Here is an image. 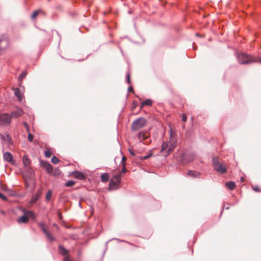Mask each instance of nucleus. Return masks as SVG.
<instances>
[{
  "mask_svg": "<svg viewBox=\"0 0 261 261\" xmlns=\"http://www.w3.org/2000/svg\"><path fill=\"white\" fill-rule=\"evenodd\" d=\"M238 61L240 63L244 64L253 62H261V59L251 56L245 53H241L238 56Z\"/></svg>",
  "mask_w": 261,
  "mask_h": 261,
  "instance_id": "obj_1",
  "label": "nucleus"
},
{
  "mask_svg": "<svg viewBox=\"0 0 261 261\" xmlns=\"http://www.w3.org/2000/svg\"><path fill=\"white\" fill-rule=\"evenodd\" d=\"M213 164L215 170L218 172L224 174L226 172L227 169L225 165L221 163L218 158L214 157L213 159Z\"/></svg>",
  "mask_w": 261,
  "mask_h": 261,
  "instance_id": "obj_2",
  "label": "nucleus"
},
{
  "mask_svg": "<svg viewBox=\"0 0 261 261\" xmlns=\"http://www.w3.org/2000/svg\"><path fill=\"white\" fill-rule=\"evenodd\" d=\"M24 215L20 217L17 219L18 223H27L29 221V218H32L33 220L35 219V215L34 213L30 211L24 210Z\"/></svg>",
  "mask_w": 261,
  "mask_h": 261,
  "instance_id": "obj_3",
  "label": "nucleus"
},
{
  "mask_svg": "<svg viewBox=\"0 0 261 261\" xmlns=\"http://www.w3.org/2000/svg\"><path fill=\"white\" fill-rule=\"evenodd\" d=\"M146 124V120L143 118H139L135 120L132 124L131 128L133 131H137Z\"/></svg>",
  "mask_w": 261,
  "mask_h": 261,
  "instance_id": "obj_4",
  "label": "nucleus"
},
{
  "mask_svg": "<svg viewBox=\"0 0 261 261\" xmlns=\"http://www.w3.org/2000/svg\"><path fill=\"white\" fill-rule=\"evenodd\" d=\"M9 46V41L5 35L0 36V55H2Z\"/></svg>",
  "mask_w": 261,
  "mask_h": 261,
  "instance_id": "obj_5",
  "label": "nucleus"
},
{
  "mask_svg": "<svg viewBox=\"0 0 261 261\" xmlns=\"http://www.w3.org/2000/svg\"><path fill=\"white\" fill-rule=\"evenodd\" d=\"M138 138L140 142H143L144 144H149L151 143L149 134L146 132H140L138 134Z\"/></svg>",
  "mask_w": 261,
  "mask_h": 261,
  "instance_id": "obj_6",
  "label": "nucleus"
},
{
  "mask_svg": "<svg viewBox=\"0 0 261 261\" xmlns=\"http://www.w3.org/2000/svg\"><path fill=\"white\" fill-rule=\"evenodd\" d=\"M121 181V173L115 175L110 180L109 186L111 188H117Z\"/></svg>",
  "mask_w": 261,
  "mask_h": 261,
  "instance_id": "obj_7",
  "label": "nucleus"
},
{
  "mask_svg": "<svg viewBox=\"0 0 261 261\" xmlns=\"http://www.w3.org/2000/svg\"><path fill=\"white\" fill-rule=\"evenodd\" d=\"M11 122L10 114L4 113L0 115V125H9Z\"/></svg>",
  "mask_w": 261,
  "mask_h": 261,
  "instance_id": "obj_8",
  "label": "nucleus"
},
{
  "mask_svg": "<svg viewBox=\"0 0 261 261\" xmlns=\"http://www.w3.org/2000/svg\"><path fill=\"white\" fill-rule=\"evenodd\" d=\"M24 114V112L22 109L17 108L16 110L12 111L10 114V117L12 118H18Z\"/></svg>",
  "mask_w": 261,
  "mask_h": 261,
  "instance_id": "obj_9",
  "label": "nucleus"
},
{
  "mask_svg": "<svg viewBox=\"0 0 261 261\" xmlns=\"http://www.w3.org/2000/svg\"><path fill=\"white\" fill-rule=\"evenodd\" d=\"M39 226L42 229V230L43 231L44 234H45L47 238L50 241H53L54 240V238L53 237V236L50 233H49L47 230L45 228V225L44 224L41 223L39 224Z\"/></svg>",
  "mask_w": 261,
  "mask_h": 261,
  "instance_id": "obj_10",
  "label": "nucleus"
},
{
  "mask_svg": "<svg viewBox=\"0 0 261 261\" xmlns=\"http://www.w3.org/2000/svg\"><path fill=\"white\" fill-rule=\"evenodd\" d=\"M40 165L42 167L45 169L46 172L48 174L52 173L53 167L48 162L41 161H40Z\"/></svg>",
  "mask_w": 261,
  "mask_h": 261,
  "instance_id": "obj_11",
  "label": "nucleus"
},
{
  "mask_svg": "<svg viewBox=\"0 0 261 261\" xmlns=\"http://www.w3.org/2000/svg\"><path fill=\"white\" fill-rule=\"evenodd\" d=\"M74 177L76 179L82 180L85 178V176L82 172L74 171L72 174Z\"/></svg>",
  "mask_w": 261,
  "mask_h": 261,
  "instance_id": "obj_12",
  "label": "nucleus"
},
{
  "mask_svg": "<svg viewBox=\"0 0 261 261\" xmlns=\"http://www.w3.org/2000/svg\"><path fill=\"white\" fill-rule=\"evenodd\" d=\"M200 173L192 171V170H189L187 172V175L189 176L193 177L194 178H198L200 176Z\"/></svg>",
  "mask_w": 261,
  "mask_h": 261,
  "instance_id": "obj_13",
  "label": "nucleus"
},
{
  "mask_svg": "<svg viewBox=\"0 0 261 261\" xmlns=\"http://www.w3.org/2000/svg\"><path fill=\"white\" fill-rule=\"evenodd\" d=\"M13 155L9 152H6L4 154V159L8 162H11L13 160Z\"/></svg>",
  "mask_w": 261,
  "mask_h": 261,
  "instance_id": "obj_14",
  "label": "nucleus"
},
{
  "mask_svg": "<svg viewBox=\"0 0 261 261\" xmlns=\"http://www.w3.org/2000/svg\"><path fill=\"white\" fill-rule=\"evenodd\" d=\"M59 251L60 253L63 255L66 256H68V251L62 246H59Z\"/></svg>",
  "mask_w": 261,
  "mask_h": 261,
  "instance_id": "obj_15",
  "label": "nucleus"
},
{
  "mask_svg": "<svg viewBox=\"0 0 261 261\" xmlns=\"http://www.w3.org/2000/svg\"><path fill=\"white\" fill-rule=\"evenodd\" d=\"M22 161L23 164L25 167H28L29 166L30 164V161L27 155H24L23 156Z\"/></svg>",
  "mask_w": 261,
  "mask_h": 261,
  "instance_id": "obj_16",
  "label": "nucleus"
},
{
  "mask_svg": "<svg viewBox=\"0 0 261 261\" xmlns=\"http://www.w3.org/2000/svg\"><path fill=\"white\" fill-rule=\"evenodd\" d=\"M226 186L230 190H233L236 187V184L233 181H229L225 184Z\"/></svg>",
  "mask_w": 261,
  "mask_h": 261,
  "instance_id": "obj_17",
  "label": "nucleus"
},
{
  "mask_svg": "<svg viewBox=\"0 0 261 261\" xmlns=\"http://www.w3.org/2000/svg\"><path fill=\"white\" fill-rule=\"evenodd\" d=\"M14 94L15 96L18 98L19 101H21L22 97L19 88L14 89Z\"/></svg>",
  "mask_w": 261,
  "mask_h": 261,
  "instance_id": "obj_18",
  "label": "nucleus"
},
{
  "mask_svg": "<svg viewBox=\"0 0 261 261\" xmlns=\"http://www.w3.org/2000/svg\"><path fill=\"white\" fill-rule=\"evenodd\" d=\"M152 101L150 99H146L144 101H143L140 107L141 109L143 108L144 106H151L152 105Z\"/></svg>",
  "mask_w": 261,
  "mask_h": 261,
  "instance_id": "obj_19",
  "label": "nucleus"
},
{
  "mask_svg": "<svg viewBox=\"0 0 261 261\" xmlns=\"http://www.w3.org/2000/svg\"><path fill=\"white\" fill-rule=\"evenodd\" d=\"M109 176L107 173H103L101 175V179L103 182H107L109 180Z\"/></svg>",
  "mask_w": 261,
  "mask_h": 261,
  "instance_id": "obj_20",
  "label": "nucleus"
},
{
  "mask_svg": "<svg viewBox=\"0 0 261 261\" xmlns=\"http://www.w3.org/2000/svg\"><path fill=\"white\" fill-rule=\"evenodd\" d=\"M40 13H43V11L42 10H36V11H34L31 16L32 19H35L36 18V17L38 16V15Z\"/></svg>",
  "mask_w": 261,
  "mask_h": 261,
  "instance_id": "obj_21",
  "label": "nucleus"
},
{
  "mask_svg": "<svg viewBox=\"0 0 261 261\" xmlns=\"http://www.w3.org/2000/svg\"><path fill=\"white\" fill-rule=\"evenodd\" d=\"M168 148V143L167 142H164L162 145V148H161V152H163V151L166 150Z\"/></svg>",
  "mask_w": 261,
  "mask_h": 261,
  "instance_id": "obj_22",
  "label": "nucleus"
},
{
  "mask_svg": "<svg viewBox=\"0 0 261 261\" xmlns=\"http://www.w3.org/2000/svg\"><path fill=\"white\" fill-rule=\"evenodd\" d=\"M41 195V191H38L35 194L34 197L33 198L32 202H35L40 197Z\"/></svg>",
  "mask_w": 261,
  "mask_h": 261,
  "instance_id": "obj_23",
  "label": "nucleus"
},
{
  "mask_svg": "<svg viewBox=\"0 0 261 261\" xmlns=\"http://www.w3.org/2000/svg\"><path fill=\"white\" fill-rule=\"evenodd\" d=\"M51 195H52L51 191V190H49L47 192V193L46 194V200L47 201H49L50 199V198H51Z\"/></svg>",
  "mask_w": 261,
  "mask_h": 261,
  "instance_id": "obj_24",
  "label": "nucleus"
},
{
  "mask_svg": "<svg viewBox=\"0 0 261 261\" xmlns=\"http://www.w3.org/2000/svg\"><path fill=\"white\" fill-rule=\"evenodd\" d=\"M174 147H175L174 145L171 144V145H170V146L169 147L168 150L167 151V153L165 155V156L168 155L170 153V152L173 150V149L174 148Z\"/></svg>",
  "mask_w": 261,
  "mask_h": 261,
  "instance_id": "obj_25",
  "label": "nucleus"
},
{
  "mask_svg": "<svg viewBox=\"0 0 261 261\" xmlns=\"http://www.w3.org/2000/svg\"><path fill=\"white\" fill-rule=\"evenodd\" d=\"M75 184V182L73 180H69L66 184V187H72Z\"/></svg>",
  "mask_w": 261,
  "mask_h": 261,
  "instance_id": "obj_26",
  "label": "nucleus"
},
{
  "mask_svg": "<svg viewBox=\"0 0 261 261\" xmlns=\"http://www.w3.org/2000/svg\"><path fill=\"white\" fill-rule=\"evenodd\" d=\"M59 162V160L56 156H54L51 158V162L53 164H56L58 163Z\"/></svg>",
  "mask_w": 261,
  "mask_h": 261,
  "instance_id": "obj_27",
  "label": "nucleus"
},
{
  "mask_svg": "<svg viewBox=\"0 0 261 261\" xmlns=\"http://www.w3.org/2000/svg\"><path fill=\"white\" fill-rule=\"evenodd\" d=\"M27 75V72L25 71L22 72L19 75V79L20 81H21L24 77H25Z\"/></svg>",
  "mask_w": 261,
  "mask_h": 261,
  "instance_id": "obj_28",
  "label": "nucleus"
},
{
  "mask_svg": "<svg viewBox=\"0 0 261 261\" xmlns=\"http://www.w3.org/2000/svg\"><path fill=\"white\" fill-rule=\"evenodd\" d=\"M44 153L46 158H49L51 155V152L49 150H46Z\"/></svg>",
  "mask_w": 261,
  "mask_h": 261,
  "instance_id": "obj_29",
  "label": "nucleus"
},
{
  "mask_svg": "<svg viewBox=\"0 0 261 261\" xmlns=\"http://www.w3.org/2000/svg\"><path fill=\"white\" fill-rule=\"evenodd\" d=\"M152 153H150V154H149L145 155V156H140V159L141 160H146V159L149 158L150 156H152Z\"/></svg>",
  "mask_w": 261,
  "mask_h": 261,
  "instance_id": "obj_30",
  "label": "nucleus"
},
{
  "mask_svg": "<svg viewBox=\"0 0 261 261\" xmlns=\"http://www.w3.org/2000/svg\"><path fill=\"white\" fill-rule=\"evenodd\" d=\"M28 136V139L30 142H32L33 139V135L31 134H30L29 132Z\"/></svg>",
  "mask_w": 261,
  "mask_h": 261,
  "instance_id": "obj_31",
  "label": "nucleus"
},
{
  "mask_svg": "<svg viewBox=\"0 0 261 261\" xmlns=\"http://www.w3.org/2000/svg\"><path fill=\"white\" fill-rule=\"evenodd\" d=\"M123 166V168H122V171L121 172H120L119 173H121V174L122 173H125L126 171H127V170L125 168V165H124Z\"/></svg>",
  "mask_w": 261,
  "mask_h": 261,
  "instance_id": "obj_32",
  "label": "nucleus"
},
{
  "mask_svg": "<svg viewBox=\"0 0 261 261\" xmlns=\"http://www.w3.org/2000/svg\"><path fill=\"white\" fill-rule=\"evenodd\" d=\"M23 124L24 126V127H25L27 132H29V126H28L27 123L26 122H23Z\"/></svg>",
  "mask_w": 261,
  "mask_h": 261,
  "instance_id": "obj_33",
  "label": "nucleus"
},
{
  "mask_svg": "<svg viewBox=\"0 0 261 261\" xmlns=\"http://www.w3.org/2000/svg\"><path fill=\"white\" fill-rule=\"evenodd\" d=\"M126 161V158L125 156H123L122 158V161H121L122 166H123L124 165H125Z\"/></svg>",
  "mask_w": 261,
  "mask_h": 261,
  "instance_id": "obj_34",
  "label": "nucleus"
},
{
  "mask_svg": "<svg viewBox=\"0 0 261 261\" xmlns=\"http://www.w3.org/2000/svg\"><path fill=\"white\" fill-rule=\"evenodd\" d=\"M60 171L59 170H58V169H56V170H55L54 172L53 175H55V176H56V175H58V174H60Z\"/></svg>",
  "mask_w": 261,
  "mask_h": 261,
  "instance_id": "obj_35",
  "label": "nucleus"
},
{
  "mask_svg": "<svg viewBox=\"0 0 261 261\" xmlns=\"http://www.w3.org/2000/svg\"><path fill=\"white\" fill-rule=\"evenodd\" d=\"M187 116L185 114H183L182 115V120L184 122H186L187 121Z\"/></svg>",
  "mask_w": 261,
  "mask_h": 261,
  "instance_id": "obj_36",
  "label": "nucleus"
},
{
  "mask_svg": "<svg viewBox=\"0 0 261 261\" xmlns=\"http://www.w3.org/2000/svg\"><path fill=\"white\" fill-rule=\"evenodd\" d=\"M0 198L4 200H7V198L3 194H2L1 193H0Z\"/></svg>",
  "mask_w": 261,
  "mask_h": 261,
  "instance_id": "obj_37",
  "label": "nucleus"
},
{
  "mask_svg": "<svg viewBox=\"0 0 261 261\" xmlns=\"http://www.w3.org/2000/svg\"><path fill=\"white\" fill-rule=\"evenodd\" d=\"M126 78H127V83L128 84H129L130 83V75H129V73L127 74Z\"/></svg>",
  "mask_w": 261,
  "mask_h": 261,
  "instance_id": "obj_38",
  "label": "nucleus"
},
{
  "mask_svg": "<svg viewBox=\"0 0 261 261\" xmlns=\"http://www.w3.org/2000/svg\"><path fill=\"white\" fill-rule=\"evenodd\" d=\"M64 261H71L69 258V256L65 257L64 258Z\"/></svg>",
  "mask_w": 261,
  "mask_h": 261,
  "instance_id": "obj_39",
  "label": "nucleus"
},
{
  "mask_svg": "<svg viewBox=\"0 0 261 261\" xmlns=\"http://www.w3.org/2000/svg\"><path fill=\"white\" fill-rule=\"evenodd\" d=\"M128 91L129 92H134L132 87H129L128 89Z\"/></svg>",
  "mask_w": 261,
  "mask_h": 261,
  "instance_id": "obj_40",
  "label": "nucleus"
},
{
  "mask_svg": "<svg viewBox=\"0 0 261 261\" xmlns=\"http://www.w3.org/2000/svg\"><path fill=\"white\" fill-rule=\"evenodd\" d=\"M58 217H59V219H62V217L61 213L59 211L58 212Z\"/></svg>",
  "mask_w": 261,
  "mask_h": 261,
  "instance_id": "obj_41",
  "label": "nucleus"
},
{
  "mask_svg": "<svg viewBox=\"0 0 261 261\" xmlns=\"http://www.w3.org/2000/svg\"><path fill=\"white\" fill-rule=\"evenodd\" d=\"M253 190L255 191H259V188L258 187H254L253 188Z\"/></svg>",
  "mask_w": 261,
  "mask_h": 261,
  "instance_id": "obj_42",
  "label": "nucleus"
},
{
  "mask_svg": "<svg viewBox=\"0 0 261 261\" xmlns=\"http://www.w3.org/2000/svg\"><path fill=\"white\" fill-rule=\"evenodd\" d=\"M129 152L130 153L133 155H135V153L133 152V151H132L130 149H129Z\"/></svg>",
  "mask_w": 261,
  "mask_h": 261,
  "instance_id": "obj_43",
  "label": "nucleus"
},
{
  "mask_svg": "<svg viewBox=\"0 0 261 261\" xmlns=\"http://www.w3.org/2000/svg\"><path fill=\"white\" fill-rule=\"evenodd\" d=\"M241 180L242 181H244V178H243V177H241Z\"/></svg>",
  "mask_w": 261,
  "mask_h": 261,
  "instance_id": "obj_44",
  "label": "nucleus"
}]
</instances>
